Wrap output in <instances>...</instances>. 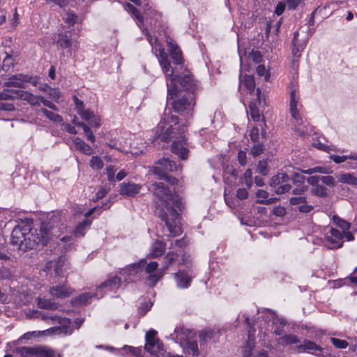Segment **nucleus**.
I'll return each instance as SVG.
<instances>
[{
    "label": "nucleus",
    "mask_w": 357,
    "mask_h": 357,
    "mask_svg": "<svg viewBox=\"0 0 357 357\" xmlns=\"http://www.w3.org/2000/svg\"><path fill=\"white\" fill-rule=\"evenodd\" d=\"M152 186L155 202L162 206L158 208V217L165 222L171 236L180 235L182 233L180 214L176 208L182 211L184 208L181 198L162 182L153 183Z\"/></svg>",
    "instance_id": "1"
},
{
    "label": "nucleus",
    "mask_w": 357,
    "mask_h": 357,
    "mask_svg": "<svg viewBox=\"0 0 357 357\" xmlns=\"http://www.w3.org/2000/svg\"><path fill=\"white\" fill-rule=\"evenodd\" d=\"M178 123L176 116L172 114L171 112H165L162 119L158 125L156 136L153 140V143H155L158 139L165 142L173 139L171 150L173 153L183 160L188 159L189 149L187 147V139L184 135L185 128L183 126L180 127Z\"/></svg>",
    "instance_id": "2"
},
{
    "label": "nucleus",
    "mask_w": 357,
    "mask_h": 357,
    "mask_svg": "<svg viewBox=\"0 0 357 357\" xmlns=\"http://www.w3.org/2000/svg\"><path fill=\"white\" fill-rule=\"evenodd\" d=\"M59 229L52 225L51 222H43L39 233H33L26 226L17 225L11 233L10 243L16 245L19 250L26 251L32 250L40 244L47 245L54 238H57Z\"/></svg>",
    "instance_id": "3"
},
{
    "label": "nucleus",
    "mask_w": 357,
    "mask_h": 357,
    "mask_svg": "<svg viewBox=\"0 0 357 357\" xmlns=\"http://www.w3.org/2000/svg\"><path fill=\"white\" fill-rule=\"evenodd\" d=\"M167 100H173L172 105L174 111L188 114L195 104V93L179 91L176 85L172 86L167 82Z\"/></svg>",
    "instance_id": "4"
},
{
    "label": "nucleus",
    "mask_w": 357,
    "mask_h": 357,
    "mask_svg": "<svg viewBox=\"0 0 357 357\" xmlns=\"http://www.w3.org/2000/svg\"><path fill=\"white\" fill-rule=\"evenodd\" d=\"M290 114L294 119V126L295 132L301 137H305L309 133L308 124L303 121L302 115L300 113V108L302 107L299 104V96L296 89H292L290 93Z\"/></svg>",
    "instance_id": "5"
},
{
    "label": "nucleus",
    "mask_w": 357,
    "mask_h": 357,
    "mask_svg": "<svg viewBox=\"0 0 357 357\" xmlns=\"http://www.w3.org/2000/svg\"><path fill=\"white\" fill-rule=\"evenodd\" d=\"M176 342L184 345V350L188 354L192 356H198L199 351L197 341L195 340V333L183 326H178L175 328L174 334H171Z\"/></svg>",
    "instance_id": "6"
},
{
    "label": "nucleus",
    "mask_w": 357,
    "mask_h": 357,
    "mask_svg": "<svg viewBox=\"0 0 357 357\" xmlns=\"http://www.w3.org/2000/svg\"><path fill=\"white\" fill-rule=\"evenodd\" d=\"M181 170V166L174 160H169L168 158L160 159L156 162V166L153 167V173L158 176L159 179H164L171 183L175 185L178 180L172 176H168V172H178Z\"/></svg>",
    "instance_id": "7"
},
{
    "label": "nucleus",
    "mask_w": 357,
    "mask_h": 357,
    "mask_svg": "<svg viewBox=\"0 0 357 357\" xmlns=\"http://www.w3.org/2000/svg\"><path fill=\"white\" fill-rule=\"evenodd\" d=\"M15 351L21 357H61L60 354H56L52 349L43 347H22L16 348Z\"/></svg>",
    "instance_id": "8"
},
{
    "label": "nucleus",
    "mask_w": 357,
    "mask_h": 357,
    "mask_svg": "<svg viewBox=\"0 0 357 357\" xmlns=\"http://www.w3.org/2000/svg\"><path fill=\"white\" fill-rule=\"evenodd\" d=\"M291 179L285 172H279L271 178L270 185L276 188L275 190L276 194L282 195L289 192L291 189L289 183Z\"/></svg>",
    "instance_id": "9"
},
{
    "label": "nucleus",
    "mask_w": 357,
    "mask_h": 357,
    "mask_svg": "<svg viewBox=\"0 0 357 357\" xmlns=\"http://www.w3.org/2000/svg\"><path fill=\"white\" fill-rule=\"evenodd\" d=\"M159 62L163 73L165 74L167 83L168 82L172 86L176 85L177 75L174 74L171 63L168 60L167 54L165 52L164 49L160 50Z\"/></svg>",
    "instance_id": "10"
},
{
    "label": "nucleus",
    "mask_w": 357,
    "mask_h": 357,
    "mask_svg": "<svg viewBox=\"0 0 357 357\" xmlns=\"http://www.w3.org/2000/svg\"><path fill=\"white\" fill-rule=\"evenodd\" d=\"M178 254L175 252H168L163 258V267L156 271L155 274L149 276L148 280L151 282L152 285L155 284L162 278L165 271L168 269L169 266L177 259Z\"/></svg>",
    "instance_id": "11"
},
{
    "label": "nucleus",
    "mask_w": 357,
    "mask_h": 357,
    "mask_svg": "<svg viewBox=\"0 0 357 357\" xmlns=\"http://www.w3.org/2000/svg\"><path fill=\"white\" fill-rule=\"evenodd\" d=\"M36 317H41L43 321L51 320L52 323H59L63 328V333L66 335L72 333V330L70 329V320L66 317H60L59 316L52 315L50 313H45L40 311H34Z\"/></svg>",
    "instance_id": "12"
},
{
    "label": "nucleus",
    "mask_w": 357,
    "mask_h": 357,
    "mask_svg": "<svg viewBox=\"0 0 357 357\" xmlns=\"http://www.w3.org/2000/svg\"><path fill=\"white\" fill-rule=\"evenodd\" d=\"M157 332L153 329L146 334V344L144 349L152 354H157L163 349V344L156 336Z\"/></svg>",
    "instance_id": "13"
},
{
    "label": "nucleus",
    "mask_w": 357,
    "mask_h": 357,
    "mask_svg": "<svg viewBox=\"0 0 357 357\" xmlns=\"http://www.w3.org/2000/svg\"><path fill=\"white\" fill-rule=\"evenodd\" d=\"M73 289L71 288V287L66 282L63 284H59L50 287L49 289V294L50 296L59 299H65L68 298L71 294H73Z\"/></svg>",
    "instance_id": "14"
},
{
    "label": "nucleus",
    "mask_w": 357,
    "mask_h": 357,
    "mask_svg": "<svg viewBox=\"0 0 357 357\" xmlns=\"http://www.w3.org/2000/svg\"><path fill=\"white\" fill-rule=\"evenodd\" d=\"M326 239L330 243L331 245L328 248L331 249H337L342 247L343 234L338 229L331 228L330 230L326 233Z\"/></svg>",
    "instance_id": "15"
},
{
    "label": "nucleus",
    "mask_w": 357,
    "mask_h": 357,
    "mask_svg": "<svg viewBox=\"0 0 357 357\" xmlns=\"http://www.w3.org/2000/svg\"><path fill=\"white\" fill-rule=\"evenodd\" d=\"M261 104V89L257 88L256 90V98L251 99L249 104L250 114L252 120L255 122H259L261 121V115L258 108Z\"/></svg>",
    "instance_id": "16"
},
{
    "label": "nucleus",
    "mask_w": 357,
    "mask_h": 357,
    "mask_svg": "<svg viewBox=\"0 0 357 357\" xmlns=\"http://www.w3.org/2000/svg\"><path fill=\"white\" fill-rule=\"evenodd\" d=\"M298 32L295 31L294 33V38L292 40V49H291V54L293 55V61H292V65L294 67H296L298 66V59L301 56V52L304 50V47L305 46V43L303 41L300 42L298 40Z\"/></svg>",
    "instance_id": "17"
},
{
    "label": "nucleus",
    "mask_w": 357,
    "mask_h": 357,
    "mask_svg": "<svg viewBox=\"0 0 357 357\" xmlns=\"http://www.w3.org/2000/svg\"><path fill=\"white\" fill-rule=\"evenodd\" d=\"M238 89L241 92L245 90L250 96L256 97V93H255V82L252 76L245 75L243 78L240 76Z\"/></svg>",
    "instance_id": "18"
},
{
    "label": "nucleus",
    "mask_w": 357,
    "mask_h": 357,
    "mask_svg": "<svg viewBox=\"0 0 357 357\" xmlns=\"http://www.w3.org/2000/svg\"><path fill=\"white\" fill-rule=\"evenodd\" d=\"M30 77L27 75L17 74L10 77L8 80L3 83L6 87L23 88L25 83L29 82Z\"/></svg>",
    "instance_id": "19"
},
{
    "label": "nucleus",
    "mask_w": 357,
    "mask_h": 357,
    "mask_svg": "<svg viewBox=\"0 0 357 357\" xmlns=\"http://www.w3.org/2000/svg\"><path fill=\"white\" fill-rule=\"evenodd\" d=\"M142 185L132 182L122 183L120 184L119 192L121 195L126 197H134L139 193Z\"/></svg>",
    "instance_id": "20"
},
{
    "label": "nucleus",
    "mask_w": 357,
    "mask_h": 357,
    "mask_svg": "<svg viewBox=\"0 0 357 357\" xmlns=\"http://www.w3.org/2000/svg\"><path fill=\"white\" fill-rule=\"evenodd\" d=\"M167 46L170 57L174 63L176 65L182 64L183 61V54L178 45L170 40L167 41Z\"/></svg>",
    "instance_id": "21"
},
{
    "label": "nucleus",
    "mask_w": 357,
    "mask_h": 357,
    "mask_svg": "<svg viewBox=\"0 0 357 357\" xmlns=\"http://www.w3.org/2000/svg\"><path fill=\"white\" fill-rule=\"evenodd\" d=\"M183 88V91H188L190 93H195L196 84L192 77L189 74H185L183 76L177 77L176 82Z\"/></svg>",
    "instance_id": "22"
},
{
    "label": "nucleus",
    "mask_w": 357,
    "mask_h": 357,
    "mask_svg": "<svg viewBox=\"0 0 357 357\" xmlns=\"http://www.w3.org/2000/svg\"><path fill=\"white\" fill-rule=\"evenodd\" d=\"M297 349L302 352L314 354V351L322 352L324 349L313 341L305 339L302 344L297 346Z\"/></svg>",
    "instance_id": "23"
},
{
    "label": "nucleus",
    "mask_w": 357,
    "mask_h": 357,
    "mask_svg": "<svg viewBox=\"0 0 357 357\" xmlns=\"http://www.w3.org/2000/svg\"><path fill=\"white\" fill-rule=\"evenodd\" d=\"M37 305L39 308L48 310H56L59 307V304L56 303L52 298H47L45 297L38 296L36 299Z\"/></svg>",
    "instance_id": "24"
},
{
    "label": "nucleus",
    "mask_w": 357,
    "mask_h": 357,
    "mask_svg": "<svg viewBox=\"0 0 357 357\" xmlns=\"http://www.w3.org/2000/svg\"><path fill=\"white\" fill-rule=\"evenodd\" d=\"M271 321L273 333L278 335H282L284 332V327L287 324V321L273 313Z\"/></svg>",
    "instance_id": "25"
},
{
    "label": "nucleus",
    "mask_w": 357,
    "mask_h": 357,
    "mask_svg": "<svg viewBox=\"0 0 357 357\" xmlns=\"http://www.w3.org/2000/svg\"><path fill=\"white\" fill-rule=\"evenodd\" d=\"M305 176H300L298 174L295 173L293 175L292 180L294 184L300 183L294 190L293 194L295 195L302 196V195L307 190V188L303 184Z\"/></svg>",
    "instance_id": "26"
},
{
    "label": "nucleus",
    "mask_w": 357,
    "mask_h": 357,
    "mask_svg": "<svg viewBox=\"0 0 357 357\" xmlns=\"http://www.w3.org/2000/svg\"><path fill=\"white\" fill-rule=\"evenodd\" d=\"M18 96L19 99L28 102L31 105H39L41 98V96H35L29 92L24 91L22 90L19 91Z\"/></svg>",
    "instance_id": "27"
},
{
    "label": "nucleus",
    "mask_w": 357,
    "mask_h": 357,
    "mask_svg": "<svg viewBox=\"0 0 357 357\" xmlns=\"http://www.w3.org/2000/svg\"><path fill=\"white\" fill-rule=\"evenodd\" d=\"M165 243L160 241H155L151 247L149 257L151 258H158L162 256L165 251Z\"/></svg>",
    "instance_id": "28"
},
{
    "label": "nucleus",
    "mask_w": 357,
    "mask_h": 357,
    "mask_svg": "<svg viewBox=\"0 0 357 357\" xmlns=\"http://www.w3.org/2000/svg\"><path fill=\"white\" fill-rule=\"evenodd\" d=\"M98 296V293H96V294H92L90 293H84L75 298H73L71 301V304L74 307L86 305L93 296Z\"/></svg>",
    "instance_id": "29"
},
{
    "label": "nucleus",
    "mask_w": 357,
    "mask_h": 357,
    "mask_svg": "<svg viewBox=\"0 0 357 357\" xmlns=\"http://www.w3.org/2000/svg\"><path fill=\"white\" fill-rule=\"evenodd\" d=\"M73 143L75 148L83 153L86 155H91L93 153L92 148L79 137H75L73 139Z\"/></svg>",
    "instance_id": "30"
},
{
    "label": "nucleus",
    "mask_w": 357,
    "mask_h": 357,
    "mask_svg": "<svg viewBox=\"0 0 357 357\" xmlns=\"http://www.w3.org/2000/svg\"><path fill=\"white\" fill-rule=\"evenodd\" d=\"M177 285L181 288H187L190 286L191 279L184 271H178L175 275Z\"/></svg>",
    "instance_id": "31"
},
{
    "label": "nucleus",
    "mask_w": 357,
    "mask_h": 357,
    "mask_svg": "<svg viewBox=\"0 0 357 357\" xmlns=\"http://www.w3.org/2000/svg\"><path fill=\"white\" fill-rule=\"evenodd\" d=\"M70 33L69 32L61 33L58 35L57 45L63 48H70L71 47Z\"/></svg>",
    "instance_id": "32"
},
{
    "label": "nucleus",
    "mask_w": 357,
    "mask_h": 357,
    "mask_svg": "<svg viewBox=\"0 0 357 357\" xmlns=\"http://www.w3.org/2000/svg\"><path fill=\"white\" fill-rule=\"evenodd\" d=\"M120 285L121 279L117 276H114L102 283L100 285L99 289H102L103 288H108L109 290H114L118 289Z\"/></svg>",
    "instance_id": "33"
},
{
    "label": "nucleus",
    "mask_w": 357,
    "mask_h": 357,
    "mask_svg": "<svg viewBox=\"0 0 357 357\" xmlns=\"http://www.w3.org/2000/svg\"><path fill=\"white\" fill-rule=\"evenodd\" d=\"M256 196L258 198L256 202L259 204H271L277 199L275 198L268 199V193L264 190H257L256 192Z\"/></svg>",
    "instance_id": "34"
},
{
    "label": "nucleus",
    "mask_w": 357,
    "mask_h": 357,
    "mask_svg": "<svg viewBox=\"0 0 357 357\" xmlns=\"http://www.w3.org/2000/svg\"><path fill=\"white\" fill-rule=\"evenodd\" d=\"M278 343L281 345L286 346L300 342L298 337L292 334H287L280 337L278 340Z\"/></svg>",
    "instance_id": "35"
},
{
    "label": "nucleus",
    "mask_w": 357,
    "mask_h": 357,
    "mask_svg": "<svg viewBox=\"0 0 357 357\" xmlns=\"http://www.w3.org/2000/svg\"><path fill=\"white\" fill-rule=\"evenodd\" d=\"M219 333V332H215L212 330H205L202 331L199 333V341L201 344H204L208 342L209 340H215V336Z\"/></svg>",
    "instance_id": "36"
},
{
    "label": "nucleus",
    "mask_w": 357,
    "mask_h": 357,
    "mask_svg": "<svg viewBox=\"0 0 357 357\" xmlns=\"http://www.w3.org/2000/svg\"><path fill=\"white\" fill-rule=\"evenodd\" d=\"M146 261L145 259H142L138 263H134L128 266L124 269V272H127L128 275H135L142 270V268L146 265Z\"/></svg>",
    "instance_id": "37"
},
{
    "label": "nucleus",
    "mask_w": 357,
    "mask_h": 357,
    "mask_svg": "<svg viewBox=\"0 0 357 357\" xmlns=\"http://www.w3.org/2000/svg\"><path fill=\"white\" fill-rule=\"evenodd\" d=\"M40 112H43V114L50 121L55 123H61L63 121V118L61 115L54 113L51 111L47 110L45 108H40L37 111V114Z\"/></svg>",
    "instance_id": "38"
},
{
    "label": "nucleus",
    "mask_w": 357,
    "mask_h": 357,
    "mask_svg": "<svg viewBox=\"0 0 357 357\" xmlns=\"http://www.w3.org/2000/svg\"><path fill=\"white\" fill-rule=\"evenodd\" d=\"M66 261V258L64 256L59 257L57 261L54 264V272L56 275L59 277L63 276V266L65 265V262Z\"/></svg>",
    "instance_id": "39"
},
{
    "label": "nucleus",
    "mask_w": 357,
    "mask_h": 357,
    "mask_svg": "<svg viewBox=\"0 0 357 357\" xmlns=\"http://www.w3.org/2000/svg\"><path fill=\"white\" fill-rule=\"evenodd\" d=\"M91 222V220L86 219L79 223L75 229V236L77 237L83 236L84 235L86 228L90 225Z\"/></svg>",
    "instance_id": "40"
},
{
    "label": "nucleus",
    "mask_w": 357,
    "mask_h": 357,
    "mask_svg": "<svg viewBox=\"0 0 357 357\" xmlns=\"http://www.w3.org/2000/svg\"><path fill=\"white\" fill-rule=\"evenodd\" d=\"M20 90H3L0 93L1 100L19 99L18 92Z\"/></svg>",
    "instance_id": "41"
},
{
    "label": "nucleus",
    "mask_w": 357,
    "mask_h": 357,
    "mask_svg": "<svg viewBox=\"0 0 357 357\" xmlns=\"http://www.w3.org/2000/svg\"><path fill=\"white\" fill-rule=\"evenodd\" d=\"M301 171L302 173L305 174H309V175H311V174H313L315 173H320V174H329L330 173V170L328 168L324 167H320V166L309 168L307 169H301Z\"/></svg>",
    "instance_id": "42"
},
{
    "label": "nucleus",
    "mask_w": 357,
    "mask_h": 357,
    "mask_svg": "<svg viewBox=\"0 0 357 357\" xmlns=\"http://www.w3.org/2000/svg\"><path fill=\"white\" fill-rule=\"evenodd\" d=\"M333 220L335 225L342 229V231L349 230L351 225L347 221L340 218L337 215H333Z\"/></svg>",
    "instance_id": "43"
},
{
    "label": "nucleus",
    "mask_w": 357,
    "mask_h": 357,
    "mask_svg": "<svg viewBox=\"0 0 357 357\" xmlns=\"http://www.w3.org/2000/svg\"><path fill=\"white\" fill-rule=\"evenodd\" d=\"M240 181L242 183H245L248 188H250L252 185V172L250 169H248L243 176L241 177Z\"/></svg>",
    "instance_id": "44"
},
{
    "label": "nucleus",
    "mask_w": 357,
    "mask_h": 357,
    "mask_svg": "<svg viewBox=\"0 0 357 357\" xmlns=\"http://www.w3.org/2000/svg\"><path fill=\"white\" fill-rule=\"evenodd\" d=\"M339 181L343 183L354 185L356 183L357 179L353 174L347 173L340 175Z\"/></svg>",
    "instance_id": "45"
},
{
    "label": "nucleus",
    "mask_w": 357,
    "mask_h": 357,
    "mask_svg": "<svg viewBox=\"0 0 357 357\" xmlns=\"http://www.w3.org/2000/svg\"><path fill=\"white\" fill-rule=\"evenodd\" d=\"M255 144L251 148L250 153L254 158H256L261 155L264 151V146L263 143L259 142H254Z\"/></svg>",
    "instance_id": "46"
},
{
    "label": "nucleus",
    "mask_w": 357,
    "mask_h": 357,
    "mask_svg": "<svg viewBox=\"0 0 357 357\" xmlns=\"http://www.w3.org/2000/svg\"><path fill=\"white\" fill-rule=\"evenodd\" d=\"M312 194L319 197H325L327 195V189L322 185H317L312 190Z\"/></svg>",
    "instance_id": "47"
},
{
    "label": "nucleus",
    "mask_w": 357,
    "mask_h": 357,
    "mask_svg": "<svg viewBox=\"0 0 357 357\" xmlns=\"http://www.w3.org/2000/svg\"><path fill=\"white\" fill-rule=\"evenodd\" d=\"M90 166L93 169H101L104 166L103 161L99 156H93L90 160Z\"/></svg>",
    "instance_id": "48"
},
{
    "label": "nucleus",
    "mask_w": 357,
    "mask_h": 357,
    "mask_svg": "<svg viewBox=\"0 0 357 357\" xmlns=\"http://www.w3.org/2000/svg\"><path fill=\"white\" fill-rule=\"evenodd\" d=\"M330 159L332 160L335 163L340 164L344 161H346L347 159H352V160H357V155H330Z\"/></svg>",
    "instance_id": "49"
},
{
    "label": "nucleus",
    "mask_w": 357,
    "mask_h": 357,
    "mask_svg": "<svg viewBox=\"0 0 357 357\" xmlns=\"http://www.w3.org/2000/svg\"><path fill=\"white\" fill-rule=\"evenodd\" d=\"M257 172L259 174H261L263 176H266L268 174L269 169L268 167V164L266 160H260L259 161L257 165Z\"/></svg>",
    "instance_id": "50"
},
{
    "label": "nucleus",
    "mask_w": 357,
    "mask_h": 357,
    "mask_svg": "<svg viewBox=\"0 0 357 357\" xmlns=\"http://www.w3.org/2000/svg\"><path fill=\"white\" fill-rule=\"evenodd\" d=\"M307 202V198L304 196H295L291 197L289 199V203L292 206H295L296 208L298 206H302Z\"/></svg>",
    "instance_id": "51"
},
{
    "label": "nucleus",
    "mask_w": 357,
    "mask_h": 357,
    "mask_svg": "<svg viewBox=\"0 0 357 357\" xmlns=\"http://www.w3.org/2000/svg\"><path fill=\"white\" fill-rule=\"evenodd\" d=\"M248 59L258 64L262 61V55L259 51L252 50L248 54Z\"/></svg>",
    "instance_id": "52"
},
{
    "label": "nucleus",
    "mask_w": 357,
    "mask_h": 357,
    "mask_svg": "<svg viewBox=\"0 0 357 357\" xmlns=\"http://www.w3.org/2000/svg\"><path fill=\"white\" fill-rule=\"evenodd\" d=\"M334 6H335L334 3H328L325 4L323 6H318L317 8H322L321 13H318V15H321L323 18L328 17V15H330L332 13L333 10L326 12V9L328 8H331V7L332 6L333 7L332 9L334 10V7H335Z\"/></svg>",
    "instance_id": "53"
},
{
    "label": "nucleus",
    "mask_w": 357,
    "mask_h": 357,
    "mask_svg": "<svg viewBox=\"0 0 357 357\" xmlns=\"http://www.w3.org/2000/svg\"><path fill=\"white\" fill-rule=\"evenodd\" d=\"M331 341L333 344L337 349H345L348 347L349 344L346 340L331 337Z\"/></svg>",
    "instance_id": "54"
},
{
    "label": "nucleus",
    "mask_w": 357,
    "mask_h": 357,
    "mask_svg": "<svg viewBox=\"0 0 357 357\" xmlns=\"http://www.w3.org/2000/svg\"><path fill=\"white\" fill-rule=\"evenodd\" d=\"M116 170H117V167H116L114 165H109L107 167L106 172H107V179L109 181H110V182L115 181L114 174H115V172H116Z\"/></svg>",
    "instance_id": "55"
},
{
    "label": "nucleus",
    "mask_w": 357,
    "mask_h": 357,
    "mask_svg": "<svg viewBox=\"0 0 357 357\" xmlns=\"http://www.w3.org/2000/svg\"><path fill=\"white\" fill-rule=\"evenodd\" d=\"M13 66V59L10 55L7 54L3 61L2 69L5 71H8Z\"/></svg>",
    "instance_id": "56"
},
{
    "label": "nucleus",
    "mask_w": 357,
    "mask_h": 357,
    "mask_svg": "<svg viewBox=\"0 0 357 357\" xmlns=\"http://www.w3.org/2000/svg\"><path fill=\"white\" fill-rule=\"evenodd\" d=\"M158 264L157 261H151L146 266L145 270L147 273L151 275L155 274L158 269Z\"/></svg>",
    "instance_id": "57"
},
{
    "label": "nucleus",
    "mask_w": 357,
    "mask_h": 357,
    "mask_svg": "<svg viewBox=\"0 0 357 357\" xmlns=\"http://www.w3.org/2000/svg\"><path fill=\"white\" fill-rule=\"evenodd\" d=\"M314 209V206L308 204L307 201L302 206H298L296 208V210L302 213H309Z\"/></svg>",
    "instance_id": "58"
},
{
    "label": "nucleus",
    "mask_w": 357,
    "mask_h": 357,
    "mask_svg": "<svg viewBox=\"0 0 357 357\" xmlns=\"http://www.w3.org/2000/svg\"><path fill=\"white\" fill-rule=\"evenodd\" d=\"M128 10L131 13L137 20L142 21L143 18L139 10L130 3L127 4Z\"/></svg>",
    "instance_id": "59"
},
{
    "label": "nucleus",
    "mask_w": 357,
    "mask_h": 357,
    "mask_svg": "<svg viewBox=\"0 0 357 357\" xmlns=\"http://www.w3.org/2000/svg\"><path fill=\"white\" fill-rule=\"evenodd\" d=\"M272 213L278 217H283L286 214V208L280 205L273 207Z\"/></svg>",
    "instance_id": "60"
},
{
    "label": "nucleus",
    "mask_w": 357,
    "mask_h": 357,
    "mask_svg": "<svg viewBox=\"0 0 357 357\" xmlns=\"http://www.w3.org/2000/svg\"><path fill=\"white\" fill-rule=\"evenodd\" d=\"M250 139L253 142H259V128L258 126H254L250 133Z\"/></svg>",
    "instance_id": "61"
},
{
    "label": "nucleus",
    "mask_w": 357,
    "mask_h": 357,
    "mask_svg": "<svg viewBox=\"0 0 357 357\" xmlns=\"http://www.w3.org/2000/svg\"><path fill=\"white\" fill-rule=\"evenodd\" d=\"M152 304L149 302L143 303L138 308V312L140 315H144L149 310H150Z\"/></svg>",
    "instance_id": "62"
},
{
    "label": "nucleus",
    "mask_w": 357,
    "mask_h": 357,
    "mask_svg": "<svg viewBox=\"0 0 357 357\" xmlns=\"http://www.w3.org/2000/svg\"><path fill=\"white\" fill-rule=\"evenodd\" d=\"M321 181L328 186H334L335 184V179L331 176H321Z\"/></svg>",
    "instance_id": "63"
},
{
    "label": "nucleus",
    "mask_w": 357,
    "mask_h": 357,
    "mask_svg": "<svg viewBox=\"0 0 357 357\" xmlns=\"http://www.w3.org/2000/svg\"><path fill=\"white\" fill-rule=\"evenodd\" d=\"M79 115H80L82 119H85L86 121L89 122V121L92 119V117H93L94 114L89 109H84L83 111L79 112Z\"/></svg>",
    "instance_id": "64"
}]
</instances>
